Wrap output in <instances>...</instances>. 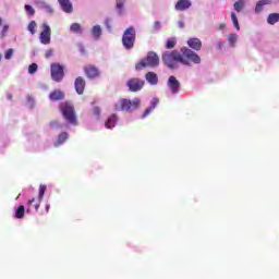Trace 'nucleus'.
<instances>
[{
    "mask_svg": "<svg viewBox=\"0 0 279 279\" xmlns=\"http://www.w3.org/2000/svg\"><path fill=\"white\" fill-rule=\"evenodd\" d=\"M14 217H15V219H23V217H25V206L24 205H20L17 207V209L15 210Z\"/></svg>",
    "mask_w": 279,
    "mask_h": 279,
    "instance_id": "25",
    "label": "nucleus"
},
{
    "mask_svg": "<svg viewBox=\"0 0 279 279\" xmlns=\"http://www.w3.org/2000/svg\"><path fill=\"white\" fill-rule=\"evenodd\" d=\"M117 1V9L120 10V12L123 10V5H125V0H116Z\"/></svg>",
    "mask_w": 279,
    "mask_h": 279,
    "instance_id": "37",
    "label": "nucleus"
},
{
    "mask_svg": "<svg viewBox=\"0 0 279 279\" xmlns=\"http://www.w3.org/2000/svg\"><path fill=\"white\" fill-rule=\"evenodd\" d=\"M126 86L129 87V90L131 93H138V90H141L143 86H145V81L138 77L130 78L126 82Z\"/></svg>",
    "mask_w": 279,
    "mask_h": 279,
    "instance_id": "8",
    "label": "nucleus"
},
{
    "mask_svg": "<svg viewBox=\"0 0 279 279\" xmlns=\"http://www.w3.org/2000/svg\"><path fill=\"white\" fill-rule=\"evenodd\" d=\"M160 64V58L154 51L147 53L146 58L142 59L138 63L135 64L136 71H142V69H156Z\"/></svg>",
    "mask_w": 279,
    "mask_h": 279,
    "instance_id": "2",
    "label": "nucleus"
},
{
    "mask_svg": "<svg viewBox=\"0 0 279 279\" xmlns=\"http://www.w3.org/2000/svg\"><path fill=\"white\" fill-rule=\"evenodd\" d=\"M270 3H271V0H259L255 7L256 14H260V12H263V7L270 5Z\"/></svg>",
    "mask_w": 279,
    "mask_h": 279,
    "instance_id": "20",
    "label": "nucleus"
},
{
    "mask_svg": "<svg viewBox=\"0 0 279 279\" xmlns=\"http://www.w3.org/2000/svg\"><path fill=\"white\" fill-rule=\"evenodd\" d=\"M105 25H106L107 29H112V26L110 25V20H106Z\"/></svg>",
    "mask_w": 279,
    "mask_h": 279,
    "instance_id": "42",
    "label": "nucleus"
},
{
    "mask_svg": "<svg viewBox=\"0 0 279 279\" xmlns=\"http://www.w3.org/2000/svg\"><path fill=\"white\" fill-rule=\"evenodd\" d=\"M2 21H1V17H0V25H1Z\"/></svg>",
    "mask_w": 279,
    "mask_h": 279,
    "instance_id": "49",
    "label": "nucleus"
},
{
    "mask_svg": "<svg viewBox=\"0 0 279 279\" xmlns=\"http://www.w3.org/2000/svg\"><path fill=\"white\" fill-rule=\"evenodd\" d=\"M218 45H219V47H223V43H219Z\"/></svg>",
    "mask_w": 279,
    "mask_h": 279,
    "instance_id": "48",
    "label": "nucleus"
},
{
    "mask_svg": "<svg viewBox=\"0 0 279 279\" xmlns=\"http://www.w3.org/2000/svg\"><path fill=\"white\" fill-rule=\"evenodd\" d=\"M12 56H14V50L12 48H10L7 50L4 58H5V60H10L12 58Z\"/></svg>",
    "mask_w": 279,
    "mask_h": 279,
    "instance_id": "36",
    "label": "nucleus"
},
{
    "mask_svg": "<svg viewBox=\"0 0 279 279\" xmlns=\"http://www.w3.org/2000/svg\"><path fill=\"white\" fill-rule=\"evenodd\" d=\"M279 22V13H270L267 17L268 25H276Z\"/></svg>",
    "mask_w": 279,
    "mask_h": 279,
    "instance_id": "24",
    "label": "nucleus"
},
{
    "mask_svg": "<svg viewBox=\"0 0 279 279\" xmlns=\"http://www.w3.org/2000/svg\"><path fill=\"white\" fill-rule=\"evenodd\" d=\"M47 191V185H40L39 186V194H38V199L39 202H43V197H45V193Z\"/></svg>",
    "mask_w": 279,
    "mask_h": 279,
    "instance_id": "33",
    "label": "nucleus"
},
{
    "mask_svg": "<svg viewBox=\"0 0 279 279\" xmlns=\"http://www.w3.org/2000/svg\"><path fill=\"white\" fill-rule=\"evenodd\" d=\"M36 27H38V24H36V21H31L27 29L28 32L34 36V34H36Z\"/></svg>",
    "mask_w": 279,
    "mask_h": 279,
    "instance_id": "32",
    "label": "nucleus"
},
{
    "mask_svg": "<svg viewBox=\"0 0 279 279\" xmlns=\"http://www.w3.org/2000/svg\"><path fill=\"white\" fill-rule=\"evenodd\" d=\"M74 87L77 95H84V90L86 88V80L82 76H77L74 81Z\"/></svg>",
    "mask_w": 279,
    "mask_h": 279,
    "instance_id": "11",
    "label": "nucleus"
},
{
    "mask_svg": "<svg viewBox=\"0 0 279 279\" xmlns=\"http://www.w3.org/2000/svg\"><path fill=\"white\" fill-rule=\"evenodd\" d=\"M134 43H136V29L134 26L128 27L122 35V45L124 49H134Z\"/></svg>",
    "mask_w": 279,
    "mask_h": 279,
    "instance_id": "5",
    "label": "nucleus"
},
{
    "mask_svg": "<svg viewBox=\"0 0 279 279\" xmlns=\"http://www.w3.org/2000/svg\"><path fill=\"white\" fill-rule=\"evenodd\" d=\"M41 33L39 34V40L41 45H51V27L49 24L44 23L41 25Z\"/></svg>",
    "mask_w": 279,
    "mask_h": 279,
    "instance_id": "7",
    "label": "nucleus"
},
{
    "mask_svg": "<svg viewBox=\"0 0 279 279\" xmlns=\"http://www.w3.org/2000/svg\"><path fill=\"white\" fill-rule=\"evenodd\" d=\"M24 8H25L27 14H29V16H34L36 14V10H34L32 5L25 4Z\"/></svg>",
    "mask_w": 279,
    "mask_h": 279,
    "instance_id": "34",
    "label": "nucleus"
},
{
    "mask_svg": "<svg viewBox=\"0 0 279 279\" xmlns=\"http://www.w3.org/2000/svg\"><path fill=\"white\" fill-rule=\"evenodd\" d=\"M153 29H155V31L160 29V22H159V21H157V22L154 23Z\"/></svg>",
    "mask_w": 279,
    "mask_h": 279,
    "instance_id": "40",
    "label": "nucleus"
},
{
    "mask_svg": "<svg viewBox=\"0 0 279 279\" xmlns=\"http://www.w3.org/2000/svg\"><path fill=\"white\" fill-rule=\"evenodd\" d=\"M226 27L227 25L222 23V24H219L218 29H226Z\"/></svg>",
    "mask_w": 279,
    "mask_h": 279,
    "instance_id": "43",
    "label": "nucleus"
},
{
    "mask_svg": "<svg viewBox=\"0 0 279 279\" xmlns=\"http://www.w3.org/2000/svg\"><path fill=\"white\" fill-rule=\"evenodd\" d=\"M145 80L151 86H156V84H158V74H156L155 72H148L145 75Z\"/></svg>",
    "mask_w": 279,
    "mask_h": 279,
    "instance_id": "17",
    "label": "nucleus"
},
{
    "mask_svg": "<svg viewBox=\"0 0 279 279\" xmlns=\"http://www.w3.org/2000/svg\"><path fill=\"white\" fill-rule=\"evenodd\" d=\"M70 32H72V34H78L82 35V25L80 23H73L70 26Z\"/></svg>",
    "mask_w": 279,
    "mask_h": 279,
    "instance_id": "26",
    "label": "nucleus"
},
{
    "mask_svg": "<svg viewBox=\"0 0 279 279\" xmlns=\"http://www.w3.org/2000/svg\"><path fill=\"white\" fill-rule=\"evenodd\" d=\"M233 8H234L235 12H241V10H243V8H245V1L239 0V1L234 2Z\"/></svg>",
    "mask_w": 279,
    "mask_h": 279,
    "instance_id": "29",
    "label": "nucleus"
},
{
    "mask_svg": "<svg viewBox=\"0 0 279 279\" xmlns=\"http://www.w3.org/2000/svg\"><path fill=\"white\" fill-rule=\"evenodd\" d=\"M8 29H10V26L4 25L2 32H7Z\"/></svg>",
    "mask_w": 279,
    "mask_h": 279,
    "instance_id": "45",
    "label": "nucleus"
},
{
    "mask_svg": "<svg viewBox=\"0 0 279 279\" xmlns=\"http://www.w3.org/2000/svg\"><path fill=\"white\" fill-rule=\"evenodd\" d=\"M50 128L51 130H58L59 128H61L60 123H58V121H52L50 122Z\"/></svg>",
    "mask_w": 279,
    "mask_h": 279,
    "instance_id": "38",
    "label": "nucleus"
},
{
    "mask_svg": "<svg viewBox=\"0 0 279 279\" xmlns=\"http://www.w3.org/2000/svg\"><path fill=\"white\" fill-rule=\"evenodd\" d=\"M236 40H239V36L236 34H229L228 35V43L231 47H234L236 45Z\"/></svg>",
    "mask_w": 279,
    "mask_h": 279,
    "instance_id": "28",
    "label": "nucleus"
},
{
    "mask_svg": "<svg viewBox=\"0 0 279 279\" xmlns=\"http://www.w3.org/2000/svg\"><path fill=\"white\" fill-rule=\"evenodd\" d=\"M158 104H160V100L158 98H153L150 107H148L142 116L143 119H145V117H147L148 114H151L153 110L156 108V106H158Z\"/></svg>",
    "mask_w": 279,
    "mask_h": 279,
    "instance_id": "18",
    "label": "nucleus"
},
{
    "mask_svg": "<svg viewBox=\"0 0 279 279\" xmlns=\"http://www.w3.org/2000/svg\"><path fill=\"white\" fill-rule=\"evenodd\" d=\"M161 60L168 69H178V62L183 66H191L193 64H201L202 58L197 56L191 48L183 47L180 51L171 50L165 51L161 56Z\"/></svg>",
    "mask_w": 279,
    "mask_h": 279,
    "instance_id": "1",
    "label": "nucleus"
},
{
    "mask_svg": "<svg viewBox=\"0 0 279 279\" xmlns=\"http://www.w3.org/2000/svg\"><path fill=\"white\" fill-rule=\"evenodd\" d=\"M92 34H93L94 38H96V40H99V38L101 36V26H99V25L94 26L92 29Z\"/></svg>",
    "mask_w": 279,
    "mask_h": 279,
    "instance_id": "27",
    "label": "nucleus"
},
{
    "mask_svg": "<svg viewBox=\"0 0 279 279\" xmlns=\"http://www.w3.org/2000/svg\"><path fill=\"white\" fill-rule=\"evenodd\" d=\"M187 45H189L190 49H193L194 51L202 50V40L199 38H190L187 40Z\"/></svg>",
    "mask_w": 279,
    "mask_h": 279,
    "instance_id": "14",
    "label": "nucleus"
},
{
    "mask_svg": "<svg viewBox=\"0 0 279 279\" xmlns=\"http://www.w3.org/2000/svg\"><path fill=\"white\" fill-rule=\"evenodd\" d=\"M167 86L170 89V93H172V95H177V93H180L181 84L175 76H169Z\"/></svg>",
    "mask_w": 279,
    "mask_h": 279,
    "instance_id": "10",
    "label": "nucleus"
},
{
    "mask_svg": "<svg viewBox=\"0 0 279 279\" xmlns=\"http://www.w3.org/2000/svg\"><path fill=\"white\" fill-rule=\"evenodd\" d=\"M175 45H178V41L175 40V38H169L166 41V49H174Z\"/></svg>",
    "mask_w": 279,
    "mask_h": 279,
    "instance_id": "30",
    "label": "nucleus"
},
{
    "mask_svg": "<svg viewBox=\"0 0 279 279\" xmlns=\"http://www.w3.org/2000/svg\"><path fill=\"white\" fill-rule=\"evenodd\" d=\"M33 208H35V210H38V208H40V201L36 203V198L29 199L26 206V211L31 213Z\"/></svg>",
    "mask_w": 279,
    "mask_h": 279,
    "instance_id": "19",
    "label": "nucleus"
},
{
    "mask_svg": "<svg viewBox=\"0 0 279 279\" xmlns=\"http://www.w3.org/2000/svg\"><path fill=\"white\" fill-rule=\"evenodd\" d=\"M231 21L235 27V29H238V32L241 29V26L239 25V19L236 17V13L232 12L231 13Z\"/></svg>",
    "mask_w": 279,
    "mask_h": 279,
    "instance_id": "31",
    "label": "nucleus"
},
{
    "mask_svg": "<svg viewBox=\"0 0 279 279\" xmlns=\"http://www.w3.org/2000/svg\"><path fill=\"white\" fill-rule=\"evenodd\" d=\"M66 141H69V133L61 132L58 135L57 141L54 142V147H60V145H64V143H66Z\"/></svg>",
    "mask_w": 279,
    "mask_h": 279,
    "instance_id": "16",
    "label": "nucleus"
},
{
    "mask_svg": "<svg viewBox=\"0 0 279 279\" xmlns=\"http://www.w3.org/2000/svg\"><path fill=\"white\" fill-rule=\"evenodd\" d=\"M107 130H112L114 125H117V114H112L108 118V120L105 123Z\"/></svg>",
    "mask_w": 279,
    "mask_h": 279,
    "instance_id": "22",
    "label": "nucleus"
},
{
    "mask_svg": "<svg viewBox=\"0 0 279 279\" xmlns=\"http://www.w3.org/2000/svg\"><path fill=\"white\" fill-rule=\"evenodd\" d=\"M49 208H51V206L49 204L46 205V213H49Z\"/></svg>",
    "mask_w": 279,
    "mask_h": 279,
    "instance_id": "46",
    "label": "nucleus"
},
{
    "mask_svg": "<svg viewBox=\"0 0 279 279\" xmlns=\"http://www.w3.org/2000/svg\"><path fill=\"white\" fill-rule=\"evenodd\" d=\"M59 110L61 111L63 118L71 125H77V117L75 116V107L71 102H61L59 106Z\"/></svg>",
    "mask_w": 279,
    "mask_h": 279,
    "instance_id": "3",
    "label": "nucleus"
},
{
    "mask_svg": "<svg viewBox=\"0 0 279 279\" xmlns=\"http://www.w3.org/2000/svg\"><path fill=\"white\" fill-rule=\"evenodd\" d=\"M141 106V98L130 99H121L118 105H116V110H121L122 112H134V110H138Z\"/></svg>",
    "mask_w": 279,
    "mask_h": 279,
    "instance_id": "4",
    "label": "nucleus"
},
{
    "mask_svg": "<svg viewBox=\"0 0 279 279\" xmlns=\"http://www.w3.org/2000/svg\"><path fill=\"white\" fill-rule=\"evenodd\" d=\"M38 5H39V10H45L47 14H53V7H51L47 2L41 1L38 3Z\"/></svg>",
    "mask_w": 279,
    "mask_h": 279,
    "instance_id": "23",
    "label": "nucleus"
},
{
    "mask_svg": "<svg viewBox=\"0 0 279 279\" xmlns=\"http://www.w3.org/2000/svg\"><path fill=\"white\" fill-rule=\"evenodd\" d=\"M93 112H94V114L96 117H100L101 116V109L99 107H94Z\"/></svg>",
    "mask_w": 279,
    "mask_h": 279,
    "instance_id": "39",
    "label": "nucleus"
},
{
    "mask_svg": "<svg viewBox=\"0 0 279 279\" xmlns=\"http://www.w3.org/2000/svg\"><path fill=\"white\" fill-rule=\"evenodd\" d=\"M58 2L61 10L66 14H71V12H73V3H71V0H58Z\"/></svg>",
    "mask_w": 279,
    "mask_h": 279,
    "instance_id": "13",
    "label": "nucleus"
},
{
    "mask_svg": "<svg viewBox=\"0 0 279 279\" xmlns=\"http://www.w3.org/2000/svg\"><path fill=\"white\" fill-rule=\"evenodd\" d=\"M270 3H271V0H259L255 7L256 14H260V12H263V7L270 5Z\"/></svg>",
    "mask_w": 279,
    "mask_h": 279,
    "instance_id": "21",
    "label": "nucleus"
},
{
    "mask_svg": "<svg viewBox=\"0 0 279 279\" xmlns=\"http://www.w3.org/2000/svg\"><path fill=\"white\" fill-rule=\"evenodd\" d=\"M49 99L50 101H62V99H64V92L60 89H54L50 93Z\"/></svg>",
    "mask_w": 279,
    "mask_h": 279,
    "instance_id": "15",
    "label": "nucleus"
},
{
    "mask_svg": "<svg viewBox=\"0 0 279 279\" xmlns=\"http://www.w3.org/2000/svg\"><path fill=\"white\" fill-rule=\"evenodd\" d=\"M50 69L51 78L53 82H62V80H64V66H62L60 63H52Z\"/></svg>",
    "mask_w": 279,
    "mask_h": 279,
    "instance_id": "6",
    "label": "nucleus"
},
{
    "mask_svg": "<svg viewBox=\"0 0 279 279\" xmlns=\"http://www.w3.org/2000/svg\"><path fill=\"white\" fill-rule=\"evenodd\" d=\"M191 5H193V2H191V0H179L174 4V10L177 12H186V10L191 8Z\"/></svg>",
    "mask_w": 279,
    "mask_h": 279,
    "instance_id": "12",
    "label": "nucleus"
},
{
    "mask_svg": "<svg viewBox=\"0 0 279 279\" xmlns=\"http://www.w3.org/2000/svg\"><path fill=\"white\" fill-rule=\"evenodd\" d=\"M36 71H38V64L32 63V64L28 66V73H29L31 75H34V73H36Z\"/></svg>",
    "mask_w": 279,
    "mask_h": 279,
    "instance_id": "35",
    "label": "nucleus"
},
{
    "mask_svg": "<svg viewBox=\"0 0 279 279\" xmlns=\"http://www.w3.org/2000/svg\"><path fill=\"white\" fill-rule=\"evenodd\" d=\"M7 99L12 100V94H8Z\"/></svg>",
    "mask_w": 279,
    "mask_h": 279,
    "instance_id": "47",
    "label": "nucleus"
},
{
    "mask_svg": "<svg viewBox=\"0 0 279 279\" xmlns=\"http://www.w3.org/2000/svg\"><path fill=\"white\" fill-rule=\"evenodd\" d=\"M83 71L88 80H97V77H99V75H101L99 68H97L93 64L85 65L83 68Z\"/></svg>",
    "mask_w": 279,
    "mask_h": 279,
    "instance_id": "9",
    "label": "nucleus"
},
{
    "mask_svg": "<svg viewBox=\"0 0 279 279\" xmlns=\"http://www.w3.org/2000/svg\"><path fill=\"white\" fill-rule=\"evenodd\" d=\"M45 56L46 58H51V56H53V49H48Z\"/></svg>",
    "mask_w": 279,
    "mask_h": 279,
    "instance_id": "41",
    "label": "nucleus"
},
{
    "mask_svg": "<svg viewBox=\"0 0 279 279\" xmlns=\"http://www.w3.org/2000/svg\"><path fill=\"white\" fill-rule=\"evenodd\" d=\"M178 25L182 29L184 27V22H179Z\"/></svg>",
    "mask_w": 279,
    "mask_h": 279,
    "instance_id": "44",
    "label": "nucleus"
}]
</instances>
